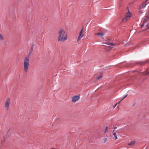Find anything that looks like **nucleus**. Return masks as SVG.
Wrapping results in <instances>:
<instances>
[{"label": "nucleus", "mask_w": 149, "mask_h": 149, "mask_svg": "<svg viewBox=\"0 0 149 149\" xmlns=\"http://www.w3.org/2000/svg\"><path fill=\"white\" fill-rule=\"evenodd\" d=\"M68 39V35L65 31L63 29H60L58 32V42L63 43Z\"/></svg>", "instance_id": "f257e3e1"}, {"label": "nucleus", "mask_w": 149, "mask_h": 149, "mask_svg": "<svg viewBox=\"0 0 149 149\" xmlns=\"http://www.w3.org/2000/svg\"><path fill=\"white\" fill-rule=\"evenodd\" d=\"M32 51V49L30 50L28 54V56L25 57L24 60L23 66L24 71L26 72L28 69L29 66V57L31 56V54Z\"/></svg>", "instance_id": "f03ea898"}, {"label": "nucleus", "mask_w": 149, "mask_h": 149, "mask_svg": "<svg viewBox=\"0 0 149 149\" xmlns=\"http://www.w3.org/2000/svg\"><path fill=\"white\" fill-rule=\"evenodd\" d=\"M131 17V14L130 13L128 12L126 13L125 15V17L123 19V21L124 22H126L128 19H129Z\"/></svg>", "instance_id": "7ed1b4c3"}, {"label": "nucleus", "mask_w": 149, "mask_h": 149, "mask_svg": "<svg viewBox=\"0 0 149 149\" xmlns=\"http://www.w3.org/2000/svg\"><path fill=\"white\" fill-rule=\"evenodd\" d=\"M10 104V99L9 98H8L6 100L5 106L6 108V109L8 110V107Z\"/></svg>", "instance_id": "20e7f679"}, {"label": "nucleus", "mask_w": 149, "mask_h": 149, "mask_svg": "<svg viewBox=\"0 0 149 149\" xmlns=\"http://www.w3.org/2000/svg\"><path fill=\"white\" fill-rule=\"evenodd\" d=\"M83 29H82L79 33V35L78 36L77 41H79L81 38L83 36L84 34L83 33Z\"/></svg>", "instance_id": "39448f33"}, {"label": "nucleus", "mask_w": 149, "mask_h": 149, "mask_svg": "<svg viewBox=\"0 0 149 149\" xmlns=\"http://www.w3.org/2000/svg\"><path fill=\"white\" fill-rule=\"evenodd\" d=\"M80 98L79 95H76L72 97V101L73 102H75L79 100Z\"/></svg>", "instance_id": "423d86ee"}, {"label": "nucleus", "mask_w": 149, "mask_h": 149, "mask_svg": "<svg viewBox=\"0 0 149 149\" xmlns=\"http://www.w3.org/2000/svg\"><path fill=\"white\" fill-rule=\"evenodd\" d=\"M149 20V15H146L145 16L143 24L141 26V28L144 26L145 23L148 22Z\"/></svg>", "instance_id": "0eeeda50"}, {"label": "nucleus", "mask_w": 149, "mask_h": 149, "mask_svg": "<svg viewBox=\"0 0 149 149\" xmlns=\"http://www.w3.org/2000/svg\"><path fill=\"white\" fill-rule=\"evenodd\" d=\"M5 40V38L3 35L0 33V41H3Z\"/></svg>", "instance_id": "6e6552de"}, {"label": "nucleus", "mask_w": 149, "mask_h": 149, "mask_svg": "<svg viewBox=\"0 0 149 149\" xmlns=\"http://www.w3.org/2000/svg\"><path fill=\"white\" fill-rule=\"evenodd\" d=\"M95 35H98L99 36H100L102 38L104 39V38H103L104 35L103 34V33H95Z\"/></svg>", "instance_id": "1a4fd4ad"}, {"label": "nucleus", "mask_w": 149, "mask_h": 149, "mask_svg": "<svg viewBox=\"0 0 149 149\" xmlns=\"http://www.w3.org/2000/svg\"><path fill=\"white\" fill-rule=\"evenodd\" d=\"M135 143V141H132L128 143V145H131V146H133L134 145Z\"/></svg>", "instance_id": "9d476101"}, {"label": "nucleus", "mask_w": 149, "mask_h": 149, "mask_svg": "<svg viewBox=\"0 0 149 149\" xmlns=\"http://www.w3.org/2000/svg\"><path fill=\"white\" fill-rule=\"evenodd\" d=\"M102 77V74H100V75L97 77V78L96 80H99Z\"/></svg>", "instance_id": "9b49d317"}, {"label": "nucleus", "mask_w": 149, "mask_h": 149, "mask_svg": "<svg viewBox=\"0 0 149 149\" xmlns=\"http://www.w3.org/2000/svg\"><path fill=\"white\" fill-rule=\"evenodd\" d=\"M149 63V61L148 60H147L146 61V62H140L139 63L142 65H144L146 63Z\"/></svg>", "instance_id": "f8f14e48"}, {"label": "nucleus", "mask_w": 149, "mask_h": 149, "mask_svg": "<svg viewBox=\"0 0 149 149\" xmlns=\"http://www.w3.org/2000/svg\"><path fill=\"white\" fill-rule=\"evenodd\" d=\"M114 131L115 130H114L113 132V135L114 137H115V139H117V135H116V133L114 132Z\"/></svg>", "instance_id": "ddd939ff"}, {"label": "nucleus", "mask_w": 149, "mask_h": 149, "mask_svg": "<svg viewBox=\"0 0 149 149\" xmlns=\"http://www.w3.org/2000/svg\"><path fill=\"white\" fill-rule=\"evenodd\" d=\"M13 131L12 129H10L8 131L7 134H10Z\"/></svg>", "instance_id": "4468645a"}, {"label": "nucleus", "mask_w": 149, "mask_h": 149, "mask_svg": "<svg viewBox=\"0 0 149 149\" xmlns=\"http://www.w3.org/2000/svg\"><path fill=\"white\" fill-rule=\"evenodd\" d=\"M144 7V5L143 4H142L139 7V10H140L142 8H143V7Z\"/></svg>", "instance_id": "2eb2a0df"}, {"label": "nucleus", "mask_w": 149, "mask_h": 149, "mask_svg": "<svg viewBox=\"0 0 149 149\" xmlns=\"http://www.w3.org/2000/svg\"><path fill=\"white\" fill-rule=\"evenodd\" d=\"M107 45H111V46H114L115 45V44H113V43H107L106 44Z\"/></svg>", "instance_id": "dca6fc26"}, {"label": "nucleus", "mask_w": 149, "mask_h": 149, "mask_svg": "<svg viewBox=\"0 0 149 149\" xmlns=\"http://www.w3.org/2000/svg\"><path fill=\"white\" fill-rule=\"evenodd\" d=\"M108 127L107 126H106L105 127V131H104V133H105L108 130Z\"/></svg>", "instance_id": "f3484780"}, {"label": "nucleus", "mask_w": 149, "mask_h": 149, "mask_svg": "<svg viewBox=\"0 0 149 149\" xmlns=\"http://www.w3.org/2000/svg\"><path fill=\"white\" fill-rule=\"evenodd\" d=\"M107 140V138H105L104 139V143H105L106 142Z\"/></svg>", "instance_id": "a211bd4d"}, {"label": "nucleus", "mask_w": 149, "mask_h": 149, "mask_svg": "<svg viewBox=\"0 0 149 149\" xmlns=\"http://www.w3.org/2000/svg\"><path fill=\"white\" fill-rule=\"evenodd\" d=\"M149 72H148V71H146L145 75H149Z\"/></svg>", "instance_id": "6ab92c4d"}, {"label": "nucleus", "mask_w": 149, "mask_h": 149, "mask_svg": "<svg viewBox=\"0 0 149 149\" xmlns=\"http://www.w3.org/2000/svg\"><path fill=\"white\" fill-rule=\"evenodd\" d=\"M107 47H106L105 48H104V49L105 50L107 51H108L110 49H109L108 50V49H107Z\"/></svg>", "instance_id": "aec40b11"}, {"label": "nucleus", "mask_w": 149, "mask_h": 149, "mask_svg": "<svg viewBox=\"0 0 149 149\" xmlns=\"http://www.w3.org/2000/svg\"><path fill=\"white\" fill-rule=\"evenodd\" d=\"M127 96V95H126L125 96H124V97L123 98V99L121 100H122L124 98H125Z\"/></svg>", "instance_id": "412c9836"}, {"label": "nucleus", "mask_w": 149, "mask_h": 149, "mask_svg": "<svg viewBox=\"0 0 149 149\" xmlns=\"http://www.w3.org/2000/svg\"><path fill=\"white\" fill-rule=\"evenodd\" d=\"M146 26L148 27V28H149V23H148L146 25Z\"/></svg>", "instance_id": "4be33fe9"}, {"label": "nucleus", "mask_w": 149, "mask_h": 149, "mask_svg": "<svg viewBox=\"0 0 149 149\" xmlns=\"http://www.w3.org/2000/svg\"><path fill=\"white\" fill-rule=\"evenodd\" d=\"M121 101V100H120V101H119V102H118L116 104H119V103H120V101Z\"/></svg>", "instance_id": "5701e85b"}, {"label": "nucleus", "mask_w": 149, "mask_h": 149, "mask_svg": "<svg viewBox=\"0 0 149 149\" xmlns=\"http://www.w3.org/2000/svg\"><path fill=\"white\" fill-rule=\"evenodd\" d=\"M4 140H3L1 141V143H2L3 142H4Z\"/></svg>", "instance_id": "b1692460"}, {"label": "nucleus", "mask_w": 149, "mask_h": 149, "mask_svg": "<svg viewBox=\"0 0 149 149\" xmlns=\"http://www.w3.org/2000/svg\"><path fill=\"white\" fill-rule=\"evenodd\" d=\"M117 104H116L114 106V107H115L117 105Z\"/></svg>", "instance_id": "393cba45"}, {"label": "nucleus", "mask_w": 149, "mask_h": 149, "mask_svg": "<svg viewBox=\"0 0 149 149\" xmlns=\"http://www.w3.org/2000/svg\"><path fill=\"white\" fill-rule=\"evenodd\" d=\"M148 0H145V3L146 1H147Z\"/></svg>", "instance_id": "a878e982"}, {"label": "nucleus", "mask_w": 149, "mask_h": 149, "mask_svg": "<svg viewBox=\"0 0 149 149\" xmlns=\"http://www.w3.org/2000/svg\"><path fill=\"white\" fill-rule=\"evenodd\" d=\"M116 128H117V127H114V129H116Z\"/></svg>", "instance_id": "bb28decb"}, {"label": "nucleus", "mask_w": 149, "mask_h": 149, "mask_svg": "<svg viewBox=\"0 0 149 149\" xmlns=\"http://www.w3.org/2000/svg\"><path fill=\"white\" fill-rule=\"evenodd\" d=\"M109 48H110V46H109Z\"/></svg>", "instance_id": "cd10ccee"}]
</instances>
